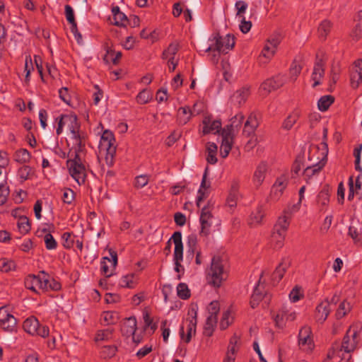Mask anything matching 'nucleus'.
I'll return each instance as SVG.
<instances>
[{"label":"nucleus","mask_w":362,"mask_h":362,"mask_svg":"<svg viewBox=\"0 0 362 362\" xmlns=\"http://www.w3.org/2000/svg\"><path fill=\"white\" fill-rule=\"evenodd\" d=\"M84 150L85 148L71 149L69 154L72 158L66 162L69 174L79 185L83 184L86 178Z\"/></svg>","instance_id":"1"},{"label":"nucleus","mask_w":362,"mask_h":362,"mask_svg":"<svg viewBox=\"0 0 362 362\" xmlns=\"http://www.w3.org/2000/svg\"><path fill=\"white\" fill-rule=\"evenodd\" d=\"M227 276L223 260L218 256H214L211 259L207 276L209 284L215 287H220L223 281L226 280Z\"/></svg>","instance_id":"2"},{"label":"nucleus","mask_w":362,"mask_h":362,"mask_svg":"<svg viewBox=\"0 0 362 362\" xmlns=\"http://www.w3.org/2000/svg\"><path fill=\"white\" fill-rule=\"evenodd\" d=\"M211 41L214 43L206 49V52L216 51L219 53L226 54L227 50L231 49L235 45V38L230 35H227L223 38L217 33Z\"/></svg>","instance_id":"3"},{"label":"nucleus","mask_w":362,"mask_h":362,"mask_svg":"<svg viewBox=\"0 0 362 362\" xmlns=\"http://www.w3.org/2000/svg\"><path fill=\"white\" fill-rule=\"evenodd\" d=\"M69 115L72 116L74 119V121L66 122V125H68L71 134L69 140L72 144V149L78 148H85V138L79 132L80 126L77 122V117L74 115Z\"/></svg>","instance_id":"4"},{"label":"nucleus","mask_w":362,"mask_h":362,"mask_svg":"<svg viewBox=\"0 0 362 362\" xmlns=\"http://www.w3.org/2000/svg\"><path fill=\"white\" fill-rule=\"evenodd\" d=\"M24 330L32 334H36L42 337H46L49 335V329L47 327H40L38 320L31 317L26 319L23 322Z\"/></svg>","instance_id":"5"},{"label":"nucleus","mask_w":362,"mask_h":362,"mask_svg":"<svg viewBox=\"0 0 362 362\" xmlns=\"http://www.w3.org/2000/svg\"><path fill=\"white\" fill-rule=\"evenodd\" d=\"M358 331L351 330V329L349 328L343 338L341 344L339 347V351H344L346 353H351L354 351L357 347L358 342Z\"/></svg>","instance_id":"6"},{"label":"nucleus","mask_w":362,"mask_h":362,"mask_svg":"<svg viewBox=\"0 0 362 362\" xmlns=\"http://www.w3.org/2000/svg\"><path fill=\"white\" fill-rule=\"evenodd\" d=\"M172 239L175 244L174 250V261H175V270L177 272H180V269L182 267L180 262L183 258V245L182 242V234L180 231H176L173 233Z\"/></svg>","instance_id":"7"},{"label":"nucleus","mask_w":362,"mask_h":362,"mask_svg":"<svg viewBox=\"0 0 362 362\" xmlns=\"http://www.w3.org/2000/svg\"><path fill=\"white\" fill-rule=\"evenodd\" d=\"M288 185V179L285 176L278 177L272 185L267 202H276L280 199Z\"/></svg>","instance_id":"8"},{"label":"nucleus","mask_w":362,"mask_h":362,"mask_svg":"<svg viewBox=\"0 0 362 362\" xmlns=\"http://www.w3.org/2000/svg\"><path fill=\"white\" fill-rule=\"evenodd\" d=\"M49 279L40 276L29 275L25 281V287L30 290L37 292V288L42 290L48 288Z\"/></svg>","instance_id":"9"},{"label":"nucleus","mask_w":362,"mask_h":362,"mask_svg":"<svg viewBox=\"0 0 362 362\" xmlns=\"http://www.w3.org/2000/svg\"><path fill=\"white\" fill-rule=\"evenodd\" d=\"M244 115L242 112H238L232 117L228 124L221 131V134L228 135L235 137V132L243 124Z\"/></svg>","instance_id":"10"},{"label":"nucleus","mask_w":362,"mask_h":362,"mask_svg":"<svg viewBox=\"0 0 362 362\" xmlns=\"http://www.w3.org/2000/svg\"><path fill=\"white\" fill-rule=\"evenodd\" d=\"M259 125V121L256 112H251L244 124L243 135L245 137L253 136Z\"/></svg>","instance_id":"11"},{"label":"nucleus","mask_w":362,"mask_h":362,"mask_svg":"<svg viewBox=\"0 0 362 362\" xmlns=\"http://www.w3.org/2000/svg\"><path fill=\"white\" fill-rule=\"evenodd\" d=\"M203 129L202 132L204 134H208L210 133L216 134L221 132V122L218 119H214L212 116L206 115L202 120Z\"/></svg>","instance_id":"12"},{"label":"nucleus","mask_w":362,"mask_h":362,"mask_svg":"<svg viewBox=\"0 0 362 362\" xmlns=\"http://www.w3.org/2000/svg\"><path fill=\"white\" fill-rule=\"evenodd\" d=\"M264 274V272H262L257 286L255 288L253 293L251 296L250 305L252 308H255L259 303L266 296V291H264V285L262 282V276Z\"/></svg>","instance_id":"13"},{"label":"nucleus","mask_w":362,"mask_h":362,"mask_svg":"<svg viewBox=\"0 0 362 362\" xmlns=\"http://www.w3.org/2000/svg\"><path fill=\"white\" fill-rule=\"evenodd\" d=\"M311 328L308 326L303 327L298 334L299 345L305 350H312L313 340L310 337Z\"/></svg>","instance_id":"14"},{"label":"nucleus","mask_w":362,"mask_h":362,"mask_svg":"<svg viewBox=\"0 0 362 362\" xmlns=\"http://www.w3.org/2000/svg\"><path fill=\"white\" fill-rule=\"evenodd\" d=\"M197 315V313L194 308H192L188 312V315H190L191 317L186 320L187 336L185 339L186 343H189L190 341L192 334H194L196 332Z\"/></svg>","instance_id":"15"},{"label":"nucleus","mask_w":362,"mask_h":362,"mask_svg":"<svg viewBox=\"0 0 362 362\" xmlns=\"http://www.w3.org/2000/svg\"><path fill=\"white\" fill-rule=\"evenodd\" d=\"M285 78L284 76L280 74L267 79L261 86L262 88L267 92L276 90L281 87L285 83Z\"/></svg>","instance_id":"16"},{"label":"nucleus","mask_w":362,"mask_h":362,"mask_svg":"<svg viewBox=\"0 0 362 362\" xmlns=\"http://www.w3.org/2000/svg\"><path fill=\"white\" fill-rule=\"evenodd\" d=\"M354 69L351 73V86L354 88L358 87L362 82V59H358L354 63Z\"/></svg>","instance_id":"17"},{"label":"nucleus","mask_w":362,"mask_h":362,"mask_svg":"<svg viewBox=\"0 0 362 362\" xmlns=\"http://www.w3.org/2000/svg\"><path fill=\"white\" fill-rule=\"evenodd\" d=\"M330 303L326 299L321 302L316 308L315 318L320 323H323L330 313Z\"/></svg>","instance_id":"18"},{"label":"nucleus","mask_w":362,"mask_h":362,"mask_svg":"<svg viewBox=\"0 0 362 362\" xmlns=\"http://www.w3.org/2000/svg\"><path fill=\"white\" fill-rule=\"evenodd\" d=\"M324 66L325 64L322 59L318 58V57L317 56V60L315 63L313 71L312 74V80L314 81V83L313 85V87H316L317 86L320 84V81L325 74Z\"/></svg>","instance_id":"19"},{"label":"nucleus","mask_w":362,"mask_h":362,"mask_svg":"<svg viewBox=\"0 0 362 362\" xmlns=\"http://www.w3.org/2000/svg\"><path fill=\"white\" fill-rule=\"evenodd\" d=\"M250 95L248 88L243 87L237 90L230 97V102L234 106L240 107L244 104Z\"/></svg>","instance_id":"20"},{"label":"nucleus","mask_w":362,"mask_h":362,"mask_svg":"<svg viewBox=\"0 0 362 362\" xmlns=\"http://www.w3.org/2000/svg\"><path fill=\"white\" fill-rule=\"evenodd\" d=\"M327 160V156L325 155V156L315 165H313L312 166H307L305 169L303 171V176L306 182H308V180L315 174L318 173L322 168L325 166Z\"/></svg>","instance_id":"21"},{"label":"nucleus","mask_w":362,"mask_h":362,"mask_svg":"<svg viewBox=\"0 0 362 362\" xmlns=\"http://www.w3.org/2000/svg\"><path fill=\"white\" fill-rule=\"evenodd\" d=\"M109 252H110L112 259H110L109 257H105L103 258V260L101 262V269H102L103 273L106 276V277H110L112 274V272H110V269L107 264L106 261H108L109 262H112V265L113 269H115L116 267L117 264V252L112 249L109 250Z\"/></svg>","instance_id":"22"},{"label":"nucleus","mask_w":362,"mask_h":362,"mask_svg":"<svg viewBox=\"0 0 362 362\" xmlns=\"http://www.w3.org/2000/svg\"><path fill=\"white\" fill-rule=\"evenodd\" d=\"M208 170V168H206L204 173L203 175L200 189L198 191L199 196L197 200V205L199 207L200 206V203L203 201V199L206 197V195L207 194L206 191L211 187V182L209 181H206Z\"/></svg>","instance_id":"23"},{"label":"nucleus","mask_w":362,"mask_h":362,"mask_svg":"<svg viewBox=\"0 0 362 362\" xmlns=\"http://www.w3.org/2000/svg\"><path fill=\"white\" fill-rule=\"evenodd\" d=\"M136 330V320L134 317L127 318L122 324L121 331L127 337L134 336Z\"/></svg>","instance_id":"24"},{"label":"nucleus","mask_w":362,"mask_h":362,"mask_svg":"<svg viewBox=\"0 0 362 362\" xmlns=\"http://www.w3.org/2000/svg\"><path fill=\"white\" fill-rule=\"evenodd\" d=\"M267 170V165L265 163H261L257 167L253 177V182L257 187H259L263 183Z\"/></svg>","instance_id":"25"},{"label":"nucleus","mask_w":362,"mask_h":362,"mask_svg":"<svg viewBox=\"0 0 362 362\" xmlns=\"http://www.w3.org/2000/svg\"><path fill=\"white\" fill-rule=\"evenodd\" d=\"M221 136L222 142L220 146V154L222 158H225L228 156L232 148L234 137L224 134H221Z\"/></svg>","instance_id":"26"},{"label":"nucleus","mask_w":362,"mask_h":362,"mask_svg":"<svg viewBox=\"0 0 362 362\" xmlns=\"http://www.w3.org/2000/svg\"><path fill=\"white\" fill-rule=\"evenodd\" d=\"M206 150L207 153L206 160L210 164H215L217 162L216 153L218 146L215 143L208 142L206 144Z\"/></svg>","instance_id":"27"},{"label":"nucleus","mask_w":362,"mask_h":362,"mask_svg":"<svg viewBox=\"0 0 362 362\" xmlns=\"http://www.w3.org/2000/svg\"><path fill=\"white\" fill-rule=\"evenodd\" d=\"M300 117V112L298 110H293L284 121L282 128L290 130Z\"/></svg>","instance_id":"28"},{"label":"nucleus","mask_w":362,"mask_h":362,"mask_svg":"<svg viewBox=\"0 0 362 362\" xmlns=\"http://www.w3.org/2000/svg\"><path fill=\"white\" fill-rule=\"evenodd\" d=\"M114 136L112 133L108 130H105L100 141V151L104 148H115L112 146V141H114Z\"/></svg>","instance_id":"29"},{"label":"nucleus","mask_w":362,"mask_h":362,"mask_svg":"<svg viewBox=\"0 0 362 362\" xmlns=\"http://www.w3.org/2000/svg\"><path fill=\"white\" fill-rule=\"evenodd\" d=\"M332 27V23L328 20H324L318 27L319 37L325 40L329 35Z\"/></svg>","instance_id":"30"},{"label":"nucleus","mask_w":362,"mask_h":362,"mask_svg":"<svg viewBox=\"0 0 362 362\" xmlns=\"http://www.w3.org/2000/svg\"><path fill=\"white\" fill-rule=\"evenodd\" d=\"M217 317L215 315H209L204 329V334L211 337L214 332V327L216 325Z\"/></svg>","instance_id":"31"},{"label":"nucleus","mask_w":362,"mask_h":362,"mask_svg":"<svg viewBox=\"0 0 362 362\" xmlns=\"http://www.w3.org/2000/svg\"><path fill=\"white\" fill-rule=\"evenodd\" d=\"M334 101V98L332 95H329L321 97L317 103L319 110L321 111H326Z\"/></svg>","instance_id":"32"},{"label":"nucleus","mask_w":362,"mask_h":362,"mask_svg":"<svg viewBox=\"0 0 362 362\" xmlns=\"http://www.w3.org/2000/svg\"><path fill=\"white\" fill-rule=\"evenodd\" d=\"M192 115L189 114V107H182L178 110V122L180 124H187Z\"/></svg>","instance_id":"33"},{"label":"nucleus","mask_w":362,"mask_h":362,"mask_svg":"<svg viewBox=\"0 0 362 362\" xmlns=\"http://www.w3.org/2000/svg\"><path fill=\"white\" fill-rule=\"evenodd\" d=\"M289 264L285 262H281L279 266L276 268L275 271L273 273L272 279L273 280L279 281L281 280L286 269H288Z\"/></svg>","instance_id":"34"},{"label":"nucleus","mask_w":362,"mask_h":362,"mask_svg":"<svg viewBox=\"0 0 362 362\" xmlns=\"http://www.w3.org/2000/svg\"><path fill=\"white\" fill-rule=\"evenodd\" d=\"M329 202V191L327 186L325 187L317 196V203L323 206H327Z\"/></svg>","instance_id":"35"},{"label":"nucleus","mask_w":362,"mask_h":362,"mask_svg":"<svg viewBox=\"0 0 362 362\" xmlns=\"http://www.w3.org/2000/svg\"><path fill=\"white\" fill-rule=\"evenodd\" d=\"M152 98V93L147 89L142 90L136 96V101L140 104H146Z\"/></svg>","instance_id":"36"},{"label":"nucleus","mask_w":362,"mask_h":362,"mask_svg":"<svg viewBox=\"0 0 362 362\" xmlns=\"http://www.w3.org/2000/svg\"><path fill=\"white\" fill-rule=\"evenodd\" d=\"M30 153L24 148L17 151L15 153V160L19 163H26L30 160Z\"/></svg>","instance_id":"37"},{"label":"nucleus","mask_w":362,"mask_h":362,"mask_svg":"<svg viewBox=\"0 0 362 362\" xmlns=\"http://www.w3.org/2000/svg\"><path fill=\"white\" fill-rule=\"evenodd\" d=\"M18 173L22 181H25L33 175L34 171L30 166L23 165L19 168Z\"/></svg>","instance_id":"38"},{"label":"nucleus","mask_w":362,"mask_h":362,"mask_svg":"<svg viewBox=\"0 0 362 362\" xmlns=\"http://www.w3.org/2000/svg\"><path fill=\"white\" fill-rule=\"evenodd\" d=\"M177 296L182 299H187L190 297V291L187 284L180 283L177 287Z\"/></svg>","instance_id":"39"},{"label":"nucleus","mask_w":362,"mask_h":362,"mask_svg":"<svg viewBox=\"0 0 362 362\" xmlns=\"http://www.w3.org/2000/svg\"><path fill=\"white\" fill-rule=\"evenodd\" d=\"M264 214L262 206L258 207L250 216V224H259L261 223Z\"/></svg>","instance_id":"40"},{"label":"nucleus","mask_w":362,"mask_h":362,"mask_svg":"<svg viewBox=\"0 0 362 362\" xmlns=\"http://www.w3.org/2000/svg\"><path fill=\"white\" fill-rule=\"evenodd\" d=\"M179 49V45L177 43H172L163 52V59H170L171 57L175 58V55Z\"/></svg>","instance_id":"41"},{"label":"nucleus","mask_w":362,"mask_h":362,"mask_svg":"<svg viewBox=\"0 0 362 362\" xmlns=\"http://www.w3.org/2000/svg\"><path fill=\"white\" fill-rule=\"evenodd\" d=\"M1 327L7 332H12L15 329L16 325V319L12 316L1 322Z\"/></svg>","instance_id":"42"},{"label":"nucleus","mask_w":362,"mask_h":362,"mask_svg":"<svg viewBox=\"0 0 362 362\" xmlns=\"http://www.w3.org/2000/svg\"><path fill=\"white\" fill-rule=\"evenodd\" d=\"M18 227L21 233L25 234L30 230L29 220L25 216H21L18 222Z\"/></svg>","instance_id":"43"},{"label":"nucleus","mask_w":362,"mask_h":362,"mask_svg":"<svg viewBox=\"0 0 362 362\" xmlns=\"http://www.w3.org/2000/svg\"><path fill=\"white\" fill-rule=\"evenodd\" d=\"M286 235L272 234L271 242L274 248L280 249L284 245V241Z\"/></svg>","instance_id":"44"},{"label":"nucleus","mask_w":362,"mask_h":362,"mask_svg":"<svg viewBox=\"0 0 362 362\" xmlns=\"http://www.w3.org/2000/svg\"><path fill=\"white\" fill-rule=\"evenodd\" d=\"M233 322V317H230V313L227 310L223 313V317L220 322L221 329H226Z\"/></svg>","instance_id":"45"},{"label":"nucleus","mask_w":362,"mask_h":362,"mask_svg":"<svg viewBox=\"0 0 362 362\" xmlns=\"http://www.w3.org/2000/svg\"><path fill=\"white\" fill-rule=\"evenodd\" d=\"M103 320L107 322V324H115L118 320V315L114 312H105L103 315Z\"/></svg>","instance_id":"46"},{"label":"nucleus","mask_w":362,"mask_h":362,"mask_svg":"<svg viewBox=\"0 0 362 362\" xmlns=\"http://www.w3.org/2000/svg\"><path fill=\"white\" fill-rule=\"evenodd\" d=\"M112 329H107L105 330H100L99 331L95 337V341H106L111 338L112 334Z\"/></svg>","instance_id":"47"},{"label":"nucleus","mask_w":362,"mask_h":362,"mask_svg":"<svg viewBox=\"0 0 362 362\" xmlns=\"http://www.w3.org/2000/svg\"><path fill=\"white\" fill-rule=\"evenodd\" d=\"M351 309L350 305L346 301H343L340 303L339 308L337 310L336 316L337 318L343 317L348 311Z\"/></svg>","instance_id":"48"},{"label":"nucleus","mask_w":362,"mask_h":362,"mask_svg":"<svg viewBox=\"0 0 362 362\" xmlns=\"http://www.w3.org/2000/svg\"><path fill=\"white\" fill-rule=\"evenodd\" d=\"M71 121H74V119L72 116H69L67 115H62L57 129V134L59 135L62 132V129L64 125H66V122H70Z\"/></svg>","instance_id":"49"},{"label":"nucleus","mask_w":362,"mask_h":362,"mask_svg":"<svg viewBox=\"0 0 362 362\" xmlns=\"http://www.w3.org/2000/svg\"><path fill=\"white\" fill-rule=\"evenodd\" d=\"M276 53V49H272V46L269 43L266 42L260 57H264L269 60Z\"/></svg>","instance_id":"50"},{"label":"nucleus","mask_w":362,"mask_h":362,"mask_svg":"<svg viewBox=\"0 0 362 362\" xmlns=\"http://www.w3.org/2000/svg\"><path fill=\"white\" fill-rule=\"evenodd\" d=\"M201 223V230H200V235L206 237L210 234L211 227L212 225V221H200Z\"/></svg>","instance_id":"51"},{"label":"nucleus","mask_w":362,"mask_h":362,"mask_svg":"<svg viewBox=\"0 0 362 362\" xmlns=\"http://www.w3.org/2000/svg\"><path fill=\"white\" fill-rule=\"evenodd\" d=\"M113 21H114L112 22V23L115 25L125 26L124 22H127L128 18L124 13L121 12L113 17Z\"/></svg>","instance_id":"52"},{"label":"nucleus","mask_w":362,"mask_h":362,"mask_svg":"<svg viewBox=\"0 0 362 362\" xmlns=\"http://www.w3.org/2000/svg\"><path fill=\"white\" fill-rule=\"evenodd\" d=\"M117 351V347L115 346H105L103 348L101 356L103 358H111L115 356Z\"/></svg>","instance_id":"53"},{"label":"nucleus","mask_w":362,"mask_h":362,"mask_svg":"<svg viewBox=\"0 0 362 362\" xmlns=\"http://www.w3.org/2000/svg\"><path fill=\"white\" fill-rule=\"evenodd\" d=\"M235 8L237 9L236 16L241 18H245L244 14L247 8L245 1H236Z\"/></svg>","instance_id":"54"},{"label":"nucleus","mask_w":362,"mask_h":362,"mask_svg":"<svg viewBox=\"0 0 362 362\" xmlns=\"http://www.w3.org/2000/svg\"><path fill=\"white\" fill-rule=\"evenodd\" d=\"M303 295L300 292V287L296 286L289 294V298L292 302H297L301 298H303Z\"/></svg>","instance_id":"55"},{"label":"nucleus","mask_w":362,"mask_h":362,"mask_svg":"<svg viewBox=\"0 0 362 362\" xmlns=\"http://www.w3.org/2000/svg\"><path fill=\"white\" fill-rule=\"evenodd\" d=\"M149 177L147 175H139L135 179L134 187L136 188H141L147 185Z\"/></svg>","instance_id":"56"},{"label":"nucleus","mask_w":362,"mask_h":362,"mask_svg":"<svg viewBox=\"0 0 362 362\" xmlns=\"http://www.w3.org/2000/svg\"><path fill=\"white\" fill-rule=\"evenodd\" d=\"M106 151L105 158V163L107 166L110 167L114 163V154L115 153V148H104Z\"/></svg>","instance_id":"57"},{"label":"nucleus","mask_w":362,"mask_h":362,"mask_svg":"<svg viewBox=\"0 0 362 362\" xmlns=\"http://www.w3.org/2000/svg\"><path fill=\"white\" fill-rule=\"evenodd\" d=\"M212 214L210 206H206L202 208L200 215V221H212Z\"/></svg>","instance_id":"58"},{"label":"nucleus","mask_w":362,"mask_h":362,"mask_svg":"<svg viewBox=\"0 0 362 362\" xmlns=\"http://www.w3.org/2000/svg\"><path fill=\"white\" fill-rule=\"evenodd\" d=\"M300 65L296 64V62L293 63L291 69H290V78L291 81H294L296 80L298 76L300 74L301 71Z\"/></svg>","instance_id":"59"},{"label":"nucleus","mask_w":362,"mask_h":362,"mask_svg":"<svg viewBox=\"0 0 362 362\" xmlns=\"http://www.w3.org/2000/svg\"><path fill=\"white\" fill-rule=\"evenodd\" d=\"M46 247L48 250H53L57 247V242L50 233H47L44 238Z\"/></svg>","instance_id":"60"},{"label":"nucleus","mask_w":362,"mask_h":362,"mask_svg":"<svg viewBox=\"0 0 362 362\" xmlns=\"http://www.w3.org/2000/svg\"><path fill=\"white\" fill-rule=\"evenodd\" d=\"M303 166V156L299 155L297 156L293 164L292 172H293L295 174H298L301 170V168Z\"/></svg>","instance_id":"61"},{"label":"nucleus","mask_w":362,"mask_h":362,"mask_svg":"<svg viewBox=\"0 0 362 362\" xmlns=\"http://www.w3.org/2000/svg\"><path fill=\"white\" fill-rule=\"evenodd\" d=\"M204 105L202 102H197L192 108H189V114L192 116L198 115L204 111Z\"/></svg>","instance_id":"62"},{"label":"nucleus","mask_w":362,"mask_h":362,"mask_svg":"<svg viewBox=\"0 0 362 362\" xmlns=\"http://www.w3.org/2000/svg\"><path fill=\"white\" fill-rule=\"evenodd\" d=\"M362 36V23H358L351 33L353 40L357 41Z\"/></svg>","instance_id":"63"},{"label":"nucleus","mask_w":362,"mask_h":362,"mask_svg":"<svg viewBox=\"0 0 362 362\" xmlns=\"http://www.w3.org/2000/svg\"><path fill=\"white\" fill-rule=\"evenodd\" d=\"M354 190L356 194L362 199V174L358 175L355 181Z\"/></svg>","instance_id":"64"}]
</instances>
